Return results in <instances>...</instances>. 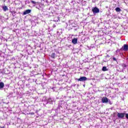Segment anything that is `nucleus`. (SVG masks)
<instances>
[{
	"label": "nucleus",
	"instance_id": "obj_1",
	"mask_svg": "<svg viewBox=\"0 0 128 128\" xmlns=\"http://www.w3.org/2000/svg\"><path fill=\"white\" fill-rule=\"evenodd\" d=\"M126 116V113H120L118 112L117 114V116L118 118H124Z\"/></svg>",
	"mask_w": 128,
	"mask_h": 128
},
{
	"label": "nucleus",
	"instance_id": "obj_2",
	"mask_svg": "<svg viewBox=\"0 0 128 128\" xmlns=\"http://www.w3.org/2000/svg\"><path fill=\"white\" fill-rule=\"evenodd\" d=\"M92 12L93 14H98L100 12V9L97 7H94L92 8Z\"/></svg>",
	"mask_w": 128,
	"mask_h": 128
},
{
	"label": "nucleus",
	"instance_id": "obj_3",
	"mask_svg": "<svg viewBox=\"0 0 128 128\" xmlns=\"http://www.w3.org/2000/svg\"><path fill=\"white\" fill-rule=\"evenodd\" d=\"M77 80H78V82H84V81L86 80H88V78H86V76H82Z\"/></svg>",
	"mask_w": 128,
	"mask_h": 128
},
{
	"label": "nucleus",
	"instance_id": "obj_4",
	"mask_svg": "<svg viewBox=\"0 0 128 128\" xmlns=\"http://www.w3.org/2000/svg\"><path fill=\"white\" fill-rule=\"evenodd\" d=\"M122 50H124L125 52H126L128 50V44H124V46L122 47Z\"/></svg>",
	"mask_w": 128,
	"mask_h": 128
},
{
	"label": "nucleus",
	"instance_id": "obj_5",
	"mask_svg": "<svg viewBox=\"0 0 128 128\" xmlns=\"http://www.w3.org/2000/svg\"><path fill=\"white\" fill-rule=\"evenodd\" d=\"M102 102H103V104H108V98L106 97L102 99Z\"/></svg>",
	"mask_w": 128,
	"mask_h": 128
},
{
	"label": "nucleus",
	"instance_id": "obj_6",
	"mask_svg": "<svg viewBox=\"0 0 128 128\" xmlns=\"http://www.w3.org/2000/svg\"><path fill=\"white\" fill-rule=\"evenodd\" d=\"M32 12V10L28 9L24 12L23 15L26 16V14H30V12Z\"/></svg>",
	"mask_w": 128,
	"mask_h": 128
},
{
	"label": "nucleus",
	"instance_id": "obj_7",
	"mask_svg": "<svg viewBox=\"0 0 128 128\" xmlns=\"http://www.w3.org/2000/svg\"><path fill=\"white\" fill-rule=\"evenodd\" d=\"M72 42L74 44H78V38H74L72 39Z\"/></svg>",
	"mask_w": 128,
	"mask_h": 128
},
{
	"label": "nucleus",
	"instance_id": "obj_8",
	"mask_svg": "<svg viewBox=\"0 0 128 128\" xmlns=\"http://www.w3.org/2000/svg\"><path fill=\"white\" fill-rule=\"evenodd\" d=\"M4 88V84L2 82H0V90Z\"/></svg>",
	"mask_w": 128,
	"mask_h": 128
},
{
	"label": "nucleus",
	"instance_id": "obj_9",
	"mask_svg": "<svg viewBox=\"0 0 128 128\" xmlns=\"http://www.w3.org/2000/svg\"><path fill=\"white\" fill-rule=\"evenodd\" d=\"M2 10L4 12H6V10H8V8L6 6H4L2 7Z\"/></svg>",
	"mask_w": 128,
	"mask_h": 128
},
{
	"label": "nucleus",
	"instance_id": "obj_10",
	"mask_svg": "<svg viewBox=\"0 0 128 128\" xmlns=\"http://www.w3.org/2000/svg\"><path fill=\"white\" fill-rule=\"evenodd\" d=\"M115 10L116 12H120L122 10H120V8L118 7V8H116Z\"/></svg>",
	"mask_w": 128,
	"mask_h": 128
},
{
	"label": "nucleus",
	"instance_id": "obj_11",
	"mask_svg": "<svg viewBox=\"0 0 128 128\" xmlns=\"http://www.w3.org/2000/svg\"><path fill=\"white\" fill-rule=\"evenodd\" d=\"M51 58H56V53H52L51 54Z\"/></svg>",
	"mask_w": 128,
	"mask_h": 128
},
{
	"label": "nucleus",
	"instance_id": "obj_12",
	"mask_svg": "<svg viewBox=\"0 0 128 128\" xmlns=\"http://www.w3.org/2000/svg\"><path fill=\"white\" fill-rule=\"evenodd\" d=\"M122 66L124 70L126 68V64H122Z\"/></svg>",
	"mask_w": 128,
	"mask_h": 128
},
{
	"label": "nucleus",
	"instance_id": "obj_13",
	"mask_svg": "<svg viewBox=\"0 0 128 128\" xmlns=\"http://www.w3.org/2000/svg\"><path fill=\"white\" fill-rule=\"evenodd\" d=\"M30 2L33 4H38V2H34L32 0H31Z\"/></svg>",
	"mask_w": 128,
	"mask_h": 128
},
{
	"label": "nucleus",
	"instance_id": "obj_14",
	"mask_svg": "<svg viewBox=\"0 0 128 128\" xmlns=\"http://www.w3.org/2000/svg\"><path fill=\"white\" fill-rule=\"evenodd\" d=\"M102 70H103V72H106V70H108V69H106V67L104 66L102 68Z\"/></svg>",
	"mask_w": 128,
	"mask_h": 128
},
{
	"label": "nucleus",
	"instance_id": "obj_15",
	"mask_svg": "<svg viewBox=\"0 0 128 128\" xmlns=\"http://www.w3.org/2000/svg\"><path fill=\"white\" fill-rule=\"evenodd\" d=\"M125 116H126V118H127V120H128V114H126L125 113Z\"/></svg>",
	"mask_w": 128,
	"mask_h": 128
},
{
	"label": "nucleus",
	"instance_id": "obj_16",
	"mask_svg": "<svg viewBox=\"0 0 128 128\" xmlns=\"http://www.w3.org/2000/svg\"><path fill=\"white\" fill-rule=\"evenodd\" d=\"M112 60H114L115 62H116V58L114 57L112 58Z\"/></svg>",
	"mask_w": 128,
	"mask_h": 128
},
{
	"label": "nucleus",
	"instance_id": "obj_17",
	"mask_svg": "<svg viewBox=\"0 0 128 128\" xmlns=\"http://www.w3.org/2000/svg\"><path fill=\"white\" fill-rule=\"evenodd\" d=\"M12 12H14V14H16V12L13 11Z\"/></svg>",
	"mask_w": 128,
	"mask_h": 128
},
{
	"label": "nucleus",
	"instance_id": "obj_18",
	"mask_svg": "<svg viewBox=\"0 0 128 128\" xmlns=\"http://www.w3.org/2000/svg\"><path fill=\"white\" fill-rule=\"evenodd\" d=\"M0 128H4V127H0Z\"/></svg>",
	"mask_w": 128,
	"mask_h": 128
}]
</instances>
